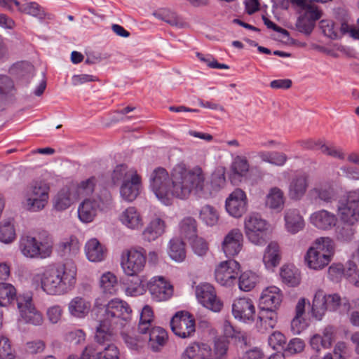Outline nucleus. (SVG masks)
<instances>
[{"mask_svg": "<svg viewBox=\"0 0 359 359\" xmlns=\"http://www.w3.org/2000/svg\"><path fill=\"white\" fill-rule=\"evenodd\" d=\"M150 187L156 197L168 205L174 197L185 199L192 191L202 194L205 187V176L199 166L189 169L180 163L173 168L170 175L165 168L158 167L151 174Z\"/></svg>", "mask_w": 359, "mask_h": 359, "instance_id": "1", "label": "nucleus"}, {"mask_svg": "<svg viewBox=\"0 0 359 359\" xmlns=\"http://www.w3.org/2000/svg\"><path fill=\"white\" fill-rule=\"evenodd\" d=\"M77 267L72 261L62 264L48 265L40 273L32 275V283L48 295H62L74 289L76 283Z\"/></svg>", "mask_w": 359, "mask_h": 359, "instance_id": "2", "label": "nucleus"}, {"mask_svg": "<svg viewBox=\"0 0 359 359\" xmlns=\"http://www.w3.org/2000/svg\"><path fill=\"white\" fill-rule=\"evenodd\" d=\"M50 187L43 181H35L27 186L22 204L29 212H36L43 210L49 199Z\"/></svg>", "mask_w": 359, "mask_h": 359, "instance_id": "3", "label": "nucleus"}, {"mask_svg": "<svg viewBox=\"0 0 359 359\" xmlns=\"http://www.w3.org/2000/svg\"><path fill=\"white\" fill-rule=\"evenodd\" d=\"M341 304L338 294H327L323 290H318L311 304V315L317 320H320L327 311H336Z\"/></svg>", "mask_w": 359, "mask_h": 359, "instance_id": "4", "label": "nucleus"}, {"mask_svg": "<svg viewBox=\"0 0 359 359\" xmlns=\"http://www.w3.org/2000/svg\"><path fill=\"white\" fill-rule=\"evenodd\" d=\"M245 233L248 239L257 245L266 243V233L268 229L266 220L257 214H251L244 221Z\"/></svg>", "mask_w": 359, "mask_h": 359, "instance_id": "5", "label": "nucleus"}, {"mask_svg": "<svg viewBox=\"0 0 359 359\" xmlns=\"http://www.w3.org/2000/svg\"><path fill=\"white\" fill-rule=\"evenodd\" d=\"M20 250L24 256L29 258H45L52 252V241L49 237L46 241L38 242L34 237L22 236L20 241Z\"/></svg>", "mask_w": 359, "mask_h": 359, "instance_id": "6", "label": "nucleus"}, {"mask_svg": "<svg viewBox=\"0 0 359 359\" xmlns=\"http://www.w3.org/2000/svg\"><path fill=\"white\" fill-rule=\"evenodd\" d=\"M241 271L240 264L234 259L220 262L215 269V280L221 285L231 287L237 283Z\"/></svg>", "mask_w": 359, "mask_h": 359, "instance_id": "7", "label": "nucleus"}, {"mask_svg": "<svg viewBox=\"0 0 359 359\" xmlns=\"http://www.w3.org/2000/svg\"><path fill=\"white\" fill-rule=\"evenodd\" d=\"M132 309L129 304L119 299H111L105 306L103 318L117 325L130 319Z\"/></svg>", "mask_w": 359, "mask_h": 359, "instance_id": "8", "label": "nucleus"}, {"mask_svg": "<svg viewBox=\"0 0 359 359\" xmlns=\"http://www.w3.org/2000/svg\"><path fill=\"white\" fill-rule=\"evenodd\" d=\"M145 264L146 257L141 251L131 249L122 252L121 265L127 276H136L144 269Z\"/></svg>", "mask_w": 359, "mask_h": 359, "instance_id": "9", "label": "nucleus"}, {"mask_svg": "<svg viewBox=\"0 0 359 359\" xmlns=\"http://www.w3.org/2000/svg\"><path fill=\"white\" fill-rule=\"evenodd\" d=\"M170 326L175 335L184 339L192 337L196 332L195 319L187 311L177 312L171 319Z\"/></svg>", "mask_w": 359, "mask_h": 359, "instance_id": "10", "label": "nucleus"}, {"mask_svg": "<svg viewBox=\"0 0 359 359\" xmlns=\"http://www.w3.org/2000/svg\"><path fill=\"white\" fill-rule=\"evenodd\" d=\"M17 306L20 318L26 323L35 326L41 325L43 318L42 314L36 310L29 294L20 295L17 298Z\"/></svg>", "mask_w": 359, "mask_h": 359, "instance_id": "11", "label": "nucleus"}, {"mask_svg": "<svg viewBox=\"0 0 359 359\" xmlns=\"http://www.w3.org/2000/svg\"><path fill=\"white\" fill-rule=\"evenodd\" d=\"M196 295L198 302L208 309L219 312L223 308V303L217 297L215 287L209 283H202L196 288Z\"/></svg>", "mask_w": 359, "mask_h": 359, "instance_id": "12", "label": "nucleus"}, {"mask_svg": "<svg viewBox=\"0 0 359 359\" xmlns=\"http://www.w3.org/2000/svg\"><path fill=\"white\" fill-rule=\"evenodd\" d=\"M147 287L152 299L158 302L167 301L173 294L172 285L161 276L153 277L147 283Z\"/></svg>", "mask_w": 359, "mask_h": 359, "instance_id": "13", "label": "nucleus"}, {"mask_svg": "<svg viewBox=\"0 0 359 359\" xmlns=\"http://www.w3.org/2000/svg\"><path fill=\"white\" fill-rule=\"evenodd\" d=\"M248 198L246 194L241 189H236L226 198L225 208L232 217H241L247 210Z\"/></svg>", "mask_w": 359, "mask_h": 359, "instance_id": "14", "label": "nucleus"}, {"mask_svg": "<svg viewBox=\"0 0 359 359\" xmlns=\"http://www.w3.org/2000/svg\"><path fill=\"white\" fill-rule=\"evenodd\" d=\"M243 236L239 229H233L224 237L221 250L226 257H234L242 250Z\"/></svg>", "mask_w": 359, "mask_h": 359, "instance_id": "15", "label": "nucleus"}, {"mask_svg": "<svg viewBox=\"0 0 359 359\" xmlns=\"http://www.w3.org/2000/svg\"><path fill=\"white\" fill-rule=\"evenodd\" d=\"M309 186V177L306 172H297L290 179L287 194L290 199L301 200L306 194Z\"/></svg>", "mask_w": 359, "mask_h": 359, "instance_id": "16", "label": "nucleus"}, {"mask_svg": "<svg viewBox=\"0 0 359 359\" xmlns=\"http://www.w3.org/2000/svg\"><path fill=\"white\" fill-rule=\"evenodd\" d=\"M232 314L235 318L245 323L253 321L255 315V307L250 298H237L232 304Z\"/></svg>", "mask_w": 359, "mask_h": 359, "instance_id": "17", "label": "nucleus"}, {"mask_svg": "<svg viewBox=\"0 0 359 359\" xmlns=\"http://www.w3.org/2000/svg\"><path fill=\"white\" fill-rule=\"evenodd\" d=\"M102 201L100 198L85 199L78 208V216L83 223L93 221L98 212L102 209Z\"/></svg>", "mask_w": 359, "mask_h": 359, "instance_id": "18", "label": "nucleus"}, {"mask_svg": "<svg viewBox=\"0 0 359 359\" xmlns=\"http://www.w3.org/2000/svg\"><path fill=\"white\" fill-rule=\"evenodd\" d=\"M282 302L280 290L276 286H271L262 292L259 308L278 310Z\"/></svg>", "mask_w": 359, "mask_h": 359, "instance_id": "19", "label": "nucleus"}, {"mask_svg": "<svg viewBox=\"0 0 359 359\" xmlns=\"http://www.w3.org/2000/svg\"><path fill=\"white\" fill-rule=\"evenodd\" d=\"M116 325L104 319V318L99 320L95 334V340L101 345L111 344L115 339Z\"/></svg>", "mask_w": 359, "mask_h": 359, "instance_id": "20", "label": "nucleus"}, {"mask_svg": "<svg viewBox=\"0 0 359 359\" xmlns=\"http://www.w3.org/2000/svg\"><path fill=\"white\" fill-rule=\"evenodd\" d=\"M322 16V12L316 8L309 7L304 13L301 15L296 23L297 27L301 32L309 34L315 25V22Z\"/></svg>", "mask_w": 359, "mask_h": 359, "instance_id": "21", "label": "nucleus"}, {"mask_svg": "<svg viewBox=\"0 0 359 359\" xmlns=\"http://www.w3.org/2000/svg\"><path fill=\"white\" fill-rule=\"evenodd\" d=\"M310 198L316 201L332 203L336 199L337 192L332 184L325 182L317 184L309 191Z\"/></svg>", "mask_w": 359, "mask_h": 359, "instance_id": "22", "label": "nucleus"}, {"mask_svg": "<svg viewBox=\"0 0 359 359\" xmlns=\"http://www.w3.org/2000/svg\"><path fill=\"white\" fill-rule=\"evenodd\" d=\"M311 224L321 230L331 229L336 225L337 218L334 214L326 210L313 212L309 217Z\"/></svg>", "mask_w": 359, "mask_h": 359, "instance_id": "23", "label": "nucleus"}, {"mask_svg": "<svg viewBox=\"0 0 359 359\" xmlns=\"http://www.w3.org/2000/svg\"><path fill=\"white\" fill-rule=\"evenodd\" d=\"M142 187L140 176L136 175H130L128 180L122 183L120 187V194L121 198L128 202L133 201L139 195Z\"/></svg>", "mask_w": 359, "mask_h": 359, "instance_id": "24", "label": "nucleus"}, {"mask_svg": "<svg viewBox=\"0 0 359 359\" xmlns=\"http://www.w3.org/2000/svg\"><path fill=\"white\" fill-rule=\"evenodd\" d=\"M256 327L259 332L264 333L273 329L278 323L277 310L259 308Z\"/></svg>", "mask_w": 359, "mask_h": 359, "instance_id": "25", "label": "nucleus"}, {"mask_svg": "<svg viewBox=\"0 0 359 359\" xmlns=\"http://www.w3.org/2000/svg\"><path fill=\"white\" fill-rule=\"evenodd\" d=\"M76 199L74 189L62 188L53 199V208L57 211L65 210L69 208Z\"/></svg>", "mask_w": 359, "mask_h": 359, "instance_id": "26", "label": "nucleus"}, {"mask_svg": "<svg viewBox=\"0 0 359 359\" xmlns=\"http://www.w3.org/2000/svg\"><path fill=\"white\" fill-rule=\"evenodd\" d=\"M67 307L71 316L76 318H84L88 315L91 309V302L78 296L70 300Z\"/></svg>", "mask_w": 359, "mask_h": 359, "instance_id": "27", "label": "nucleus"}, {"mask_svg": "<svg viewBox=\"0 0 359 359\" xmlns=\"http://www.w3.org/2000/svg\"><path fill=\"white\" fill-rule=\"evenodd\" d=\"M211 348L204 343H191L182 353L180 359H206Z\"/></svg>", "mask_w": 359, "mask_h": 359, "instance_id": "28", "label": "nucleus"}, {"mask_svg": "<svg viewBox=\"0 0 359 359\" xmlns=\"http://www.w3.org/2000/svg\"><path fill=\"white\" fill-rule=\"evenodd\" d=\"M149 335H146L144 341L148 340L149 346L154 351H158L165 346L168 340L167 332L161 327L149 328Z\"/></svg>", "mask_w": 359, "mask_h": 359, "instance_id": "29", "label": "nucleus"}, {"mask_svg": "<svg viewBox=\"0 0 359 359\" xmlns=\"http://www.w3.org/2000/svg\"><path fill=\"white\" fill-rule=\"evenodd\" d=\"M285 227L291 233H297L302 230L305 223L303 217L297 209H288L285 213Z\"/></svg>", "mask_w": 359, "mask_h": 359, "instance_id": "30", "label": "nucleus"}, {"mask_svg": "<svg viewBox=\"0 0 359 359\" xmlns=\"http://www.w3.org/2000/svg\"><path fill=\"white\" fill-rule=\"evenodd\" d=\"M285 201L284 191L278 187H272L266 196L265 205L271 210L280 211L283 209Z\"/></svg>", "mask_w": 359, "mask_h": 359, "instance_id": "31", "label": "nucleus"}, {"mask_svg": "<svg viewBox=\"0 0 359 359\" xmlns=\"http://www.w3.org/2000/svg\"><path fill=\"white\" fill-rule=\"evenodd\" d=\"M119 219L123 225L131 229H140L143 226L142 216L134 207H129L123 210Z\"/></svg>", "mask_w": 359, "mask_h": 359, "instance_id": "32", "label": "nucleus"}, {"mask_svg": "<svg viewBox=\"0 0 359 359\" xmlns=\"http://www.w3.org/2000/svg\"><path fill=\"white\" fill-rule=\"evenodd\" d=\"M307 266L313 270H321L331 262L325 254L309 248L304 257Z\"/></svg>", "mask_w": 359, "mask_h": 359, "instance_id": "33", "label": "nucleus"}, {"mask_svg": "<svg viewBox=\"0 0 359 359\" xmlns=\"http://www.w3.org/2000/svg\"><path fill=\"white\" fill-rule=\"evenodd\" d=\"M338 215L345 224L353 225L359 221V210L344 201H339L337 207Z\"/></svg>", "mask_w": 359, "mask_h": 359, "instance_id": "34", "label": "nucleus"}, {"mask_svg": "<svg viewBox=\"0 0 359 359\" xmlns=\"http://www.w3.org/2000/svg\"><path fill=\"white\" fill-rule=\"evenodd\" d=\"M180 235L182 239L191 241L196 238L198 225L196 220L192 217L183 218L179 224Z\"/></svg>", "mask_w": 359, "mask_h": 359, "instance_id": "35", "label": "nucleus"}, {"mask_svg": "<svg viewBox=\"0 0 359 359\" xmlns=\"http://www.w3.org/2000/svg\"><path fill=\"white\" fill-rule=\"evenodd\" d=\"M85 252L90 262H101L105 256L104 247L96 238H92L86 243Z\"/></svg>", "mask_w": 359, "mask_h": 359, "instance_id": "36", "label": "nucleus"}, {"mask_svg": "<svg viewBox=\"0 0 359 359\" xmlns=\"http://www.w3.org/2000/svg\"><path fill=\"white\" fill-rule=\"evenodd\" d=\"M280 276L283 283L294 287L301 282V274L299 270L293 265H283L280 268Z\"/></svg>", "mask_w": 359, "mask_h": 359, "instance_id": "37", "label": "nucleus"}, {"mask_svg": "<svg viewBox=\"0 0 359 359\" xmlns=\"http://www.w3.org/2000/svg\"><path fill=\"white\" fill-rule=\"evenodd\" d=\"M280 252L278 244L271 242L264 252L263 262L267 268H273L279 264L280 261Z\"/></svg>", "mask_w": 359, "mask_h": 359, "instance_id": "38", "label": "nucleus"}, {"mask_svg": "<svg viewBox=\"0 0 359 359\" xmlns=\"http://www.w3.org/2000/svg\"><path fill=\"white\" fill-rule=\"evenodd\" d=\"M20 12L38 18L40 20L52 19V15L46 13L44 9L36 2L21 4Z\"/></svg>", "mask_w": 359, "mask_h": 359, "instance_id": "39", "label": "nucleus"}, {"mask_svg": "<svg viewBox=\"0 0 359 359\" xmlns=\"http://www.w3.org/2000/svg\"><path fill=\"white\" fill-rule=\"evenodd\" d=\"M165 228V222L161 219H154L143 232L144 238L149 241H154L164 233Z\"/></svg>", "mask_w": 359, "mask_h": 359, "instance_id": "40", "label": "nucleus"}, {"mask_svg": "<svg viewBox=\"0 0 359 359\" xmlns=\"http://www.w3.org/2000/svg\"><path fill=\"white\" fill-rule=\"evenodd\" d=\"M168 254L170 258L175 262H183L186 257L184 243L177 238L171 239L169 243Z\"/></svg>", "mask_w": 359, "mask_h": 359, "instance_id": "41", "label": "nucleus"}, {"mask_svg": "<svg viewBox=\"0 0 359 359\" xmlns=\"http://www.w3.org/2000/svg\"><path fill=\"white\" fill-rule=\"evenodd\" d=\"M199 219L207 226H213L218 223L219 215L215 207L205 205L200 210Z\"/></svg>", "mask_w": 359, "mask_h": 359, "instance_id": "42", "label": "nucleus"}, {"mask_svg": "<svg viewBox=\"0 0 359 359\" xmlns=\"http://www.w3.org/2000/svg\"><path fill=\"white\" fill-rule=\"evenodd\" d=\"M314 250H318L323 255L327 256V259L331 261L334 254V241L328 237H321L316 240L313 246L311 247Z\"/></svg>", "mask_w": 359, "mask_h": 359, "instance_id": "43", "label": "nucleus"}, {"mask_svg": "<svg viewBox=\"0 0 359 359\" xmlns=\"http://www.w3.org/2000/svg\"><path fill=\"white\" fill-rule=\"evenodd\" d=\"M59 248L62 255L74 257L79 252L80 245L76 237L71 236L62 241L59 245Z\"/></svg>", "mask_w": 359, "mask_h": 359, "instance_id": "44", "label": "nucleus"}, {"mask_svg": "<svg viewBox=\"0 0 359 359\" xmlns=\"http://www.w3.org/2000/svg\"><path fill=\"white\" fill-rule=\"evenodd\" d=\"M258 280V276L255 273L251 271H245L239 276L238 287L243 291H250L255 287Z\"/></svg>", "mask_w": 359, "mask_h": 359, "instance_id": "45", "label": "nucleus"}, {"mask_svg": "<svg viewBox=\"0 0 359 359\" xmlns=\"http://www.w3.org/2000/svg\"><path fill=\"white\" fill-rule=\"evenodd\" d=\"M16 238L15 229L11 220L0 222V241L8 244L14 241Z\"/></svg>", "mask_w": 359, "mask_h": 359, "instance_id": "46", "label": "nucleus"}, {"mask_svg": "<svg viewBox=\"0 0 359 359\" xmlns=\"http://www.w3.org/2000/svg\"><path fill=\"white\" fill-rule=\"evenodd\" d=\"M153 319L154 313L152 309L149 305L144 306L140 313V323L138 325L139 332L146 334L151 327Z\"/></svg>", "mask_w": 359, "mask_h": 359, "instance_id": "47", "label": "nucleus"}, {"mask_svg": "<svg viewBox=\"0 0 359 359\" xmlns=\"http://www.w3.org/2000/svg\"><path fill=\"white\" fill-rule=\"evenodd\" d=\"M16 297V290L10 283H0V306H7Z\"/></svg>", "mask_w": 359, "mask_h": 359, "instance_id": "48", "label": "nucleus"}, {"mask_svg": "<svg viewBox=\"0 0 359 359\" xmlns=\"http://www.w3.org/2000/svg\"><path fill=\"white\" fill-rule=\"evenodd\" d=\"M137 172L133 168H129L127 165L121 164L117 165L112 174V180L114 184L125 182L130 178V175H136Z\"/></svg>", "mask_w": 359, "mask_h": 359, "instance_id": "49", "label": "nucleus"}, {"mask_svg": "<svg viewBox=\"0 0 359 359\" xmlns=\"http://www.w3.org/2000/svg\"><path fill=\"white\" fill-rule=\"evenodd\" d=\"M15 93L13 81L6 75L0 74V98L6 99L13 97Z\"/></svg>", "mask_w": 359, "mask_h": 359, "instance_id": "50", "label": "nucleus"}, {"mask_svg": "<svg viewBox=\"0 0 359 359\" xmlns=\"http://www.w3.org/2000/svg\"><path fill=\"white\" fill-rule=\"evenodd\" d=\"M96 184V178L91 177L88 180H83L78 184L76 188L72 187L76 195V198L81 196H85L92 194Z\"/></svg>", "mask_w": 359, "mask_h": 359, "instance_id": "51", "label": "nucleus"}, {"mask_svg": "<svg viewBox=\"0 0 359 359\" xmlns=\"http://www.w3.org/2000/svg\"><path fill=\"white\" fill-rule=\"evenodd\" d=\"M116 283V277L111 272L104 273L100 278V287L105 293L115 294Z\"/></svg>", "mask_w": 359, "mask_h": 359, "instance_id": "52", "label": "nucleus"}, {"mask_svg": "<svg viewBox=\"0 0 359 359\" xmlns=\"http://www.w3.org/2000/svg\"><path fill=\"white\" fill-rule=\"evenodd\" d=\"M250 165L245 156H237L235 157L231 169L234 174L238 176H245L249 171Z\"/></svg>", "mask_w": 359, "mask_h": 359, "instance_id": "53", "label": "nucleus"}, {"mask_svg": "<svg viewBox=\"0 0 359 359\" xmlns=\"http://www.w3.org/2000/svg\"><path fill=\"white\" fill-rule=\"evenodd\" d=\"M94 359H119V351L114 344H109L102 352L95 348Z\"/></svg>", "mask_w": 359, "mask_h": 359, "instance_id": "54", "label": "nucleus"}, {"mask_svg": "<svg viewBox=\"0 0 359 359\" xmlns=\"http://www.w3.org/2000/svg\"><path fill=\"white\" fill-rule=\"evenodd\" d=\"M154 15L172 26L180 27L182 25V21L176 13L170 10L163 9L158 13H154Z\"/></svg>", "mask_w": 359, "mask_h": 359, "instance_id": "55", "label": "nucleus"}, {"mask_svg": "<svg viewBox=\"0 0 359 359\" xmlns=\"http://www.w3.org/2000/svg\"><path fill=\"white\" fill-rule=\"evenodd\" d=\"M229 341L223 338H217L214 341L213 357L215 359L223 358L228 351Z\"/></svg>", "mask_w": 359, "mask_h": 359, "instance_id": "56", "label": "nucleus"}, {"mask_svg": "<svg viewBox=\"0 0 359 359\" xmlns=\"http://www.w3.org/2000/svg\"><path fill=\"white\" fill-rule=\"evenodd\" d=\"M13 70L20 76L30 78L34 72V66L29 62H20L15 65Z\"/></svg>", "mask_w": 359, "mask_h": 359, "instance_id": "57", "label": "nucleus"}, {"mask_svg": "<svg viewBox=\"0 0 359 359\" xmlns=\"http://www.w3.org/2000/svg\"><path fill=\"white\" fill-rule=\"evenodd\" d=\"M14 351L9 339L6 337L0 338V359H13Z\"/></svg>", "mask_w": 359, "mask_h": 359, "instance_id": "58", "label": "nucleus"}, {"mask_svg": "<svg viewBox=\"0 0 359 359\" xmlns=\"http://www.w3.org/2000/svg\"><path fill=\"white\" fill-rule=\"evenodd\" d=\"M344 276L354 285L359 287V269L353 263L349 262L345 269Z\"/></svg>", "mask_w": 359, "mask_h": 359, "instance_id": "59", "label": "nucleus"}, {"mask_svg": "<svg viewBox=\"0 0 359 359\" xmlns=\"http://www.w3.org/2000/svg\"><path fill=\"white\" fill-rule=\"evenodd\" d=\"M346 224L341 227H339L336 232L337 239L341 242H348L350 241L354 235L355 231L353 228Z\"/></svg>", "mask_w": 359, "mask_h": 359, "instance_id": "60", "label": "nucleus"}, {"mask_svg": "<svg viewBox=\"0 0 359 359\" xmlns=\"http://www.w3.org/2000/svg\"><path fill=\"white\" fill-rule=\"evenodd\" d=\"M122 337L128 348L137 350L142 347L144 338L135 336L133 333H122Z\"/></svg>", "mask_w": 359, "mask_h": 359, "instance_id": "61", "label": "nucleus"}, {"mask_svg": "<svg viewBox=\"0 0 359 359\" xmlns=\"http://www.w3.org/2000/svg\"><path fill=\"white\" fill-rule=\"evenodd\" d=\"M86 337L85 332L81 329H77L67 332L65 339L69 342L81 344L85 341Z\"/></svg>", "mask_w": 359, "mask_h": 359, "instance_id": "62", "label": "nucleus"}, {"mask_svg": "<svg viewBox=\"0 0 359 359\" xmlns=\"http://www.w3.org/2000/svg\"><path fill=\"white\" fill-rule=\"evenodd\" d=\"M189 241L191 242L193 250L196 255L203 256L207 253L208 245L204 239L198 238V236H196V238Z\"/></svg>", "mask_w": 359, "mask_h": 359, "instance_id": "63", "label": "nucleus"}, {"mask_svg": "<svg viewBox=\"0 0 359 359\" xmlns=\"http://www.w3.org/2000/svg\"><path fill=\"white\" fill-rule=\"evenodd\" d=\"M63 314V309L60 305H53L50 306L46 311V316L48 320L53 323L56 324L60 321Z\"/></svg>", "mask_w": 359, "mask_h": 359, "instance_id": "64", "label": "nucleus"}]
</instances>
